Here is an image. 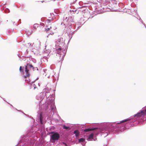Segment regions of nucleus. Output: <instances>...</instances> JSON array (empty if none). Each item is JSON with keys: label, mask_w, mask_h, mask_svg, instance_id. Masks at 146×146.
<instances>
[{"label": "nucleus", "mask_w": 146, "mask_h": 146, "mask_svg": "<svg viewBox=\"0 0 146 146\" xmlns=\"http://www.w3.org/2000/svg\"><path fill=\"white\" fill-rule=\"evenodd\" d=\"M78 140L79 142H83L84 141V139L83 138H81L79 139Z\"/></svg>", "instance_id": "nucleus-10"}, {"label": "nucleus", "mask_w": 146, "mask_h": 146, "mask_svg": "<svg viewBox=\"0 0 146 146\" xmlns=\"http://www.w3.org/2000/svg\"><path fill=\"white\" fill-rule=\"evenodd\" d=\"M29 66L30 68H32V67H33V66L31 64H30L29 65Z\"/></svg>", "instance_id": "nucleus-17"}, {"label": "nucleus", "mask_w": 146, "mask_h": 146, "mask_svg": "<svg viewBox=\"0 0 146 146\" xmlns=\"http://www.w3.org/2000/svg\"><path fill=\"white\" fill-rule=\"evenodd\" d=\"M63 143L65 145V146H68L67 145V144L66 143Z\"/></svg>", "instance_id": "nucleus-18"}, {"label": "nucleus", "mask_w": 146, "mask_h": 146, "mask_svg": "<svg viewBox=\"0 0 146 146\" xmlns=\"http://www.w3.org/2000/svg\"><path fill=\"white\" fill-rule=\"evenodd\" d=\"M62 48H59L56 49L57 53L58 54H60Z\"/></svg>", "instance_id": "nucleus-7"}, {"label": "nucleus", "mask_w": 146, "mask_h": 146, "mask_svg": "<svg viewBox=\"0 0 146 146\" xmlns=\"http://www.w3.org/2000/svg\"><path fill=\"white\" fill-rule=\"evenodd\" d=\"M42 119H40V122L41 124H42Z\"/></svg>", "instance_id": "nucleus-14"}, {"label": "nucleus", "mask_w": 146, "mask_h": 146, "mask_svg": "<svg viewBox=\"0 0 146 146\" xmlns=\"http://www.w3.org/2000/svg\"><path fill=\"white\" fill-rule=\"evenodd\" d=\"M98 128H91V129L89 128V129H85L84 130V132H86L89 131H93V130H98Z\"/></svg>", "instance_id": "nucleus-4"}, {"label": "nucleus", "mask_w": 146, "mask_h": 146, "mask_svg": "<svg viewBox=\"0 0 146 146\" xmlns=\"http://www.w3.org/2000/svg\"><path fill=\"white\" fill-rule=\"evenodd\" d=\"M27 65L25 66V70L24 72V74H25V75H24V78H25L29 77L30 76V74L29 72V70L27 68Z\"/></svg>", "instance_id": "nucleus-2"}, {"label": "nucleus", "mask_w": 146, "mask_h": 146, "mask_svg": "<svg viewBox=\"0 0 146 146\" xmlns=\"http://www.w3.org/2000/svg\"><path fill=\"white\" fill-rule=\"evenodd\" d=\"M63 127L64 129H68L69 130H70V128H69V127L66 126L65 125H64Z\"/></svg>", "instance_id": "nucleus-9"}, {"label": "nucleus", "mask_w": 146, "mask_h": 146, "mask_svg": "<svg viewBox=\"0 0 146 146\" xmlns=\"http://www.w3.org/2000/svg\"><path fill=\"white\" fill-rule=\"evenodd\" d=\"M41 118H42V116H41V114H40V119H42Z\"/></svg>", "instance_id": "nucleus-19"}, {"label": "nucleus", "mask_w": 146, "mask_h": 146, "mask_svg": "<svg viewBox=\"0 0 146 146\" xmlns=\"http://www.w3.org/2000/svg\"><path fill=\"white\" fill-rule=\"evenodd\" d=\"M130 119H126V120H123L122 121H121L120 122L118 123H121L129 121V120Z\"/></svg>", "instance_id": "nucleus-6"}, {"label": "nucleus", "mask_w": 146, "mask_h": 146, "mask_svg": "<svg viewBox=\"0 0 146 146\" xmlns=\"http://www.w3.org/2000/svg\"><path fill=\"white\" fill-rule=\"evenodd\" d=\"M50 28H51V27H50V28L45 29V31H46V32H47L48 31H49Z\"/></svg>", "instance_id": "nucleus-12"}, {"label": "nucleus", "mask_w": 146, "mask_h": 146, "mask_svg": "<svg viewBox=\"0 0 146 146\" xmlns=\"http://www.w3.org/2000/svg\"><path fill=\"white\" fill-rule=\"evenodd\" d=\"M47 21H48V23H50L51 22V21L50 19H48Z\"/></svg>", "instance_id": "nucleus-16"}, {"label": "nucleus", "mask_w": 146, "mask_h": 146, "mask_svg": "<svg viewBox=\"0 0 146 146\" xmlns=\"http://www.w3.org/2000/svg\"><path fill=\"white\" fill-rule=\"evenodd\" d=\"M94 136V134L93 133L90 134L89 136V139H93Z\"/></svg>", "instance_id": "nucleus-8"}, {"label": "nucleus", "mask_w": 146, "mask_h": 146, "mask_svg": "<svg viewBox=\"0 0 146 146\" xmlns=\"http://www.w3.org/2000/svg\"><path fill=\"white\" fill-rule=\"evenodd\" d=\"M38 25L37 24H35L34 25L33 27L34 29H36V27H38Z\"/></svg>", "instance_id": "nucleus-11"}, {"label": "nucleus", "mask_w": 146, "mask_h": 146, "mask_svg": "<svg viewBox=\"0 0 146 146\" xmlns=\"http://www.w3.org/2000/svg\"><path fill=\"white\" fill-rule=\"evenodd\" d=\"M144 111L145 113V115H146V109L145 110H143Z\"/></svg>", "instance_id": "nucleus-15"}, {"label": "nucleus", "mask_w": 146, "mask_h": 146, "mask_svg": "<svg viewBox=\"0 0 146 146\" xmlns=\"http://www.w3.org/2000/svg\"><path fill=\"white\" fill-rule=\"evenodd\" d=\"M74 133L75 134L76 136L77 137L79 136V132L78 130H75L74 131Z\"/></svg>", "instance_id": "nucleus-5"}, {"label": "nucleus", "mask_w": 146, "mask_h": 146, "mask_svg": "<svg viewBox=\"0 0 146 146\" xmlns=\"http://www.w3.org/2000/svg\"><path fill=\"white\" fill-rule=\"evenodd\" d=\"M51 133L53 134L51 136V139L54 141L58 140L60 138L59 134L57 133H54V132Z\"/></svg>", "instance_id": "nucleus-1"}, {"label": "nucleus", "mask_w": 146, "mask_h": 146, "mask_svg": "<svg viewBox=\"0 0 146 146\" xmlns=\"http://www.w3.org/2000/svg\"><path fill=\"white\" fill-rule=\"evenodd\" d=\"M145 115L143 110L141 111L140 112L137 113L135 115V116L137 118H139Z\"/></svg>", "instance_id": "nucleus-3"}, {"label": "nucleus", "mask_w": 146, "mask_h": 146, "mask_svg": "<svg viewBox=\"0 0 146 146\" xmlns=\"http://www.w3.org/2000/svg\"><path fill=\"white\" fill-rule=\"evenodd\" d=\"M23 70V69H22V66H21L19 68V70L20 72H22V70Z\"/></svg>", "instance_id": "nucleus-13"}]
</instances>
